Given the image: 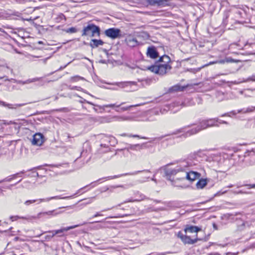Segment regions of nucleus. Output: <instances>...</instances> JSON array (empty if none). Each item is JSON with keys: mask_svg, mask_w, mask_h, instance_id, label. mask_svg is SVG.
Instances as JSON below:
<instances>
[{"mask_svg": "<svg viewBox=\"0 0 255 255\" xmlns=\"http://www.w3.org/2000/svg\"><path fill=\"white\" fill-rule=\"evenodd\" d=\"M196 164L191 159H186L181 160L178 165L174 168H166L164 169V176L166 179L170 181L173 185L175 186L174 176H176V180L186 179V174L187 168L192 167Z\"/></svg>", "mask_w": 255, "mask_h": 255, "instance_id": "nucleus-1", "label": "nucleus"}, {"mask_svg": "<svg viewBox=\"0 0 255 255\" xmlns=\"http://www.w3.org/2000/svg\"><path fill=\"white\" fill-rule=\"evenodd\" d=\"M170 61V58L168 56L164 55L160 57L159 60L156 62L154 65L145 67L144 70H149L155 74L163 76L171 69L172 67L169 65Z\"/></svg>", "mask_w": 255, "mask_h": 255, "instance_id": "nucleus-2", "label": "nucleus"}, {"mask_svg": "<svg viewBox=\"0 0 255 255\" xmlns=\"http://www.w3.org/2000/svg\"><path fill=\"white\" fill-rule=\"evenodd\" d=\"M219 121V119L218 118L200 120L198 125L196 127L187 131L185 135L186 136L188 134L189 135L195 134L208 128L219 127V125L217 124Z\"/></svg>", "mask_w": 255, "mask_h": 255, "instance_id": "nucleus-3", "label": "nucleus"}, {"mask_svg": "<svg viewBox=\"0 0 255 255\" xmlns=\"http://www.w3.org/2000/svg\"><path fill=\"white\" fill-rule=\"evenodd\" d=\"M100 28L94 24L90 23L84 27L82 30V36H89L90 37L100 36Z\"/></svg>", "mask_w": 255, "mask_h": 255, "instance_id": "nucleus-4", "label": "nucleus"}, {"mask_svg": "<svg viewBox=\"0 0 255 255\" xmlns=\"http://www.w3.org/2000/svg\"><path fill=\"white\" fill-rule=\"evenodd\" d=\"M196 236V238L191 239L190 237L187 236L186 235H183L180 231L177 234V237L180 238L185 244L192 245L196 243L199 240V239L197 238V234Z\"/></svg>", "mask_w": 255, "mask_h": 255, "instance_id": "nucleus-5", "label": "nucleus"}, {"mask_svg": "<svg viewBox=\"0 0 255 255\" xmlns=\"http://www.w3.org/2000/svg\"><path fill=\"white\" fill-rule=\"evenodd\" d=\"M121 30L116 28H110L105 31V35L112 39H116L121 36Z\"/></svg>", "mask_w": 255, "mask_h": 255, "instance_id": "nucleus-6", "label": "nucleus"}, {"mask_svg": "<svg viewBox=\"0 0 255 255\" xmlns=\"http://www.w3.org/2000/svg\"><path fill=\"white\" fill-rule=\"evenodd\" d=\"M201 176V174L196 171H193L190 170L189 168H187L186 179L189 181L191 182H193L196 179H199Z\"/></svg>", "mask_w": 255, "mask_h": 255, "instance_id": "nucleus-7", "label": "nucleus"}, {"mask_svg": "<svg viewBox=\"0 0 255 255\" xmlns=\"http://www.w3.org/2000/svg\"><path fill=\"white\" fill-rule=\"evenodd\" d=\"M69 197H60L59 196H56L51 197L50 198H47L46 199H39L37 200H27L25 202L24 204L28 206L30 205V204L34 203L36 202H38V203H40L42 202H48L50 201L52 199H67Z\"/></svg>", "mask_w": 255, "mask_h": 255, "instance_id": "nucleus-8", "label": "nucleus"}, {"mask_svg": "<svg viewBox=\"0 0 255 255\" xmlns=\"http://www.w3.org/2000/svg\"><path fill=\"white\" fill-rule=\"evenodd\" d=\"M44 136L41 133H36L33 136L31 142L33 145H41L44 142Z\"/></svg>", "mask_w": 255, "mask_h": 255, "instance_id": "nucleus-9", "label": "nucleus"}, {"mask_svg": "<svg viewBox=\"0 0 255 255\" xmlns=\"http://www.w3.org/2000/svg\"><path fill=\"white\" fill-rule=\"evenodd\" d=\"M79 225H75L72 226H69L67 227H64L62 228L59 230L52 231H49V233H53L55 235H58V237H62L64 236V232H67L71 229H74L77 227H79Z\"/></svg>", "mask_w": 255, "mask_h": 255, "instance_id": "nucleus-10", "label": "nucleus"}, {"mask_svg": "<svg viewBox=\"0 0 255 255\" xmlns=\"http://www.w3.org/2000/svg\"><path fill=\"white\" fill-rule=\"evenodd\" d=\"M201 230L202 227L193 226L190 224H187L185 225L184 230L185 234H187V233H197L198 232L201 231Z\"/></svg>", "mask_w": 255, "mask_h": 255, "instance_id": "nucleus-11", "label": "nucleus"}, {"mask_svg": "<svg viewBox=\"0 0 255 255\" xmlns=\"http://www.w3.org/2000/svg\"><path fill=\"white\" fill-rule=\"evenodd\" d=\"M147 57L152 59H155L159 56L156 48L154 46H149L148 47L146 52Z\"/></svg>", "mask_w": 255, "mask_h": 255, "instance_id": "nucleus-12", "label": "nucleus"}, {"mask_svg": "<svg viewBox=\"0 0 255 255\" xmlns=\"http://www.w3.org/2000/svg\"><path fill=\"white\" fill-rule=\"evenodd\" d=\"M170 0H149V3L152 5L157 4L158 6H165L169 5Z\"/></svg>", "mask_w": 255, "mask_h": 255, "instance_id": "nucleus-13", "label": "nucleus"}, {"mask_svg": "<svg viewBox=\"0 0 255 255\" xmlns=\"http://www.w3.org/2000/svg\"><path fill=\"white\" fill-rule=\"evenodd\" d=\"M254 110H255V107H249L248 108H247L246 109H241V110H239L238 111V112L236 113L235 111H233L231 112H229L230 113H231V115H233V116H235L236 115V114L237 113H244V114H246V113H251V112H252L253 111H254Z\"/></svg>", "mask_w": 255, "mask_h": 255, "instance_id": "nucleus-14", "label": "nucleus"}, {"mask_svg": "<svg viewBox=\"0 0 255 255\" xmlns=\"http://www.w3.org/2000/svg\"><path fill=\"white\" fill-rule=\"evenodd\" d=\"M25 105V104H7L4 102L0 101V105L6 107L9 109H16L18 107H20L23 106Z\"/></svg>", "mask_w": 255, "mask_h": 255, "instance_id": "nucleus-15", "label": "nucleus"}, {"mask_svg": "<svg viewBox=\"0 0 255 255\" xmlns=\"http://www.w3.org/2000/svg\"><path fill=\"white\" fill-rule=\"evenodd\" d=\"M86 102L88 104H90L91 105L98 107L100 109H102L103 110H104L105 107H106V108H114V107L119 108L120 107H121L122 105H124L125 103L123 102V103H122L121 104H120L119 105H116L115 104H114L106 105H104L103 106H100L95 105L94 104H93V103L90 102L86 101Z\"/></svg>", "mask_w": 255, "mask_h": 255, "instance_id": "nucleus-16", "label": "nucleus"}, {"mask_svg": "<svg viewBox=\"0 0 255 255\" xmlns=\"http://www.w3.org/2000/svg\"><path fill=\"white\" fill-rule=\"evenodd\" d=\"M148 147L147 145V142H145L140 144H133V145H129L128 147V149L131 150H139L141 149L146 148Z\"/></svg>", "mask_w": 255, "mask_h": 255, "instance_id": "nucleus-17", "label": "nucleus"}, {"mask_svg": "<svg viewBox=\"0 0 255 255\" xmlns=\"http://www.w3.org/2000/svg\"><path fill=\"white\" fill-rule=\"evenodd\" d=\"M104 44V41L101 39H92L90 43V45L92 48H94L98 47L99 46H102Z\"/></svg>", "mask_w": 255, "mask_h": 255, "instance_id": "nucleus-18", "label": "nucleus"}, {"mask_svg": "<svg viewBox=\"0 0 255 255\" xmlns=\"http://www.w3.org/2000/svg\"><path fill=\"white\" fill-rule=\"evenodd\" d=\"M140 172H141V171H135V172H132V173H125V174H123L115 175V176H108V177H105L104 178L106 179L107 180H108V179H113L119 178V177H122V176H126V175H136V174H138V173H139Z\"/></svg>", "mask_w": 255, "mask_h": 255, "instance_id": "nucleus-19", "label": "nucleus"}, {"mask_svg": "<svg viewBox=\"0 0 255 255\" xmlns=\"http://www.w3.org/2000/svg\"><path fill=\"white\" fill-rule=\"evenodd\" d=\"M126 41L128 46L130 47H135L138 45V41L135 38L128 37L126 39Z\"/></svg>", "mask_w": 255, "mask_h": 255, "instance_id": "nucleus-20", "label": "nucleus"}, {"mask_svg": "<svg viewBox=\"0 0 255 255\" xmlns=\"http://www.w3.org/2000/svg\"><path fill=\"white\" fill-rule=\"evenodd\" d=\"M207 179H200L196 183L197 189H203L207 184Z\"/></svg>", "mask_w": 255, "mask_h": 255, "instance_id": "nucleus-21", "label": "nucleus"}, {"mask_svg": "<svg viewBox=\"0 0 255 255\" xmlns=\"http://www.w3.org/2000/svg\"><path fill=\"white\" fill-rule=\"evenodd\" d=\"M194 125H195V124H191L190 125H188L187 126H185V127H183L182 128H179L178 129H177L175 131L173 132L170 135L177 134L181 133V132H185V131H186V129L187 128H190L192 126H194Z\"/></svg>", "mask_w": 255, "mask_h": 255, "instance_id": "nucleus-22", "label": "nucleus"}, {"mask_svg": "<svg viewBox=\"0 0 255 255\" xmlns=\"http://www.w3.org/2000/svg\"><path fill=\"white\" fill-rule=\"evenodd\" d=\"M25 172V171L23 170V171H20V172H19L18 173H17L16 174H13L12 175L10 176V177H6L5 179H4L3 180H2L1 181H0V183L2 182H4V181L10 182L13 179L16 178L17 176L18 175H19L20 174H23Z\"/></svg>", "mask_w": 255, "mask_h": 255, "instance_id": "nucleus-23", "label": "nucleus"}, {"mask_svg": "<svg viewBox=\"0 0 255 255\" xmlns=\"http://www.w3.org/2000/svg\"><path fill=\"white\" fill-rule=\"evenodd\" d=\"M184 89V88L183 87H181L179 85H176L170 88L169 89V92H174L178 91H183Z\"/></svg>", "mask_w": 255, "mask_h": 255, "instance_id": "nucleus-24", "label": "nucleus"}, {"mask_svg": "<svg viewBox=\"0 0 255 255\" xmlns=\"http://www.w3.org/2000/svg\"><path fill=\"white\" fill-rule=\"evenodd\" d=\"M63 211H59L57 212L56 210H52V211H49L48 212H43V213H40L39 214V215L43 214V215H48L49 216H56L59 214H61L63 213Z\"/></svg>", "mask_w": 255, "mask_h": 255, "instance_id": "nucleus-25", "label": "nucleus"}, {"mask_svg": "<svg viewBox=\"0 0 255 255\" xmlns=\"http://www.w3.org/2000/svg\"><path fill=\"white\" fill-rule=\"evenodd\" d=\"M104 137L106 138H108V142L110 143L111 145H114L115 144L117 143V141L115 137L111 135H104Z\"/></svg>", "mask_w": 255, "mask_h": 255, "instance_id": "nucleus-26", "label": "nucleus"}, {"mask_svg": "<svg viewBox=\"0 0 255 255\" xmlns=\"http://www.w3.org/2000/svg\"><path fill=\"white\" fill-rule=\"evenodd\" d=\"M85 80L84 78L81 77L78 75H76L73 77H71L69 81L71 83H75L79 81V80Z\"/></svg>", "mask_w": 255, "mask_h": 255, "instance_id": "nucleus-27", "label": "nucleus"}, {"mask_svg": "<svg viewBox=\"0 0 255 255\" xmlns=\"http://www.w3.org/2000/svg\"><path fill=\"white\" fill-rule=\"evenodd\" d=\"M135 83H136L134 82H122V83H119L118 86L120 87L123 88L127 86H131L132 85H135Z\"/></svg>", "mask_w": 255, "mask_h": 255, "instance_id": "nucleus-28", "label": "nucleus"}, {"mask_svg": "<svg viewBox=\"0 0 255 255\" xmlns=\"http://www.w3.org/2000/svg\"><path fill=\"white\" fill-rule=\"evenodd\" d=\"M123 185H119V186H112L110 187H106L102 188V190H101V192H106L107 191L110 190V192H113V190L116 188L118 187H123Z\"/></svg>", "mask_w": 255, "mask_h": 255, "instance_id": "nucleus-29", "label": "nucleus"}, {"mask_svg": "<svg viewBox=\"0 0 255 255\" xmlns=\"http://www.w3.org/2000/svg\"><path fill=\"white\" fill-rule=\"evenodd\" d=\"M140 105H130V106L126 107H121L119 109H116V111H117L118 112H122L129 110L131 107L139 106Z\"/></svg>", "mask_w": 255, "mask_h": 255, "instance_id": "nucleus-30", "label": "nucleus"}, {"mask_svg": "<svg viewBox=\"0 0 255 255\" xmlns=\"http://www.w3.org/2000/svg\"><path fill=\"white\" fill-rule=\"evenodd\" d=\"M234 49H241L242 46L240 45V44L237 43H232L229 45V50H233Z\"/></svg>", "mask_w": 255, "mask_h": 255, "instance_id": "nucleus-31", "label": "nucleus"}, {"mask_svg": "<svg viewBox=\"0 0 255 255\" xmlns=\"http://www.w3.org/2000/svg\"><path fill=\"white\" fill-rule=\"evenodd\" d=\"M187 100H185V101L184 102H181L180 103V102H175V103H174L172 104V107H174V106H179L180 105H182V106H188L189 105V104H188L187 103H186V101ZM169 109H171V107H170Z\"/></svg>", "mask_w": 255, "mask_h": 255, "instance_id": "nucleus-32", "label": "nucleus"}, {"mask_svg": "<svg viewBox=\"0 0 255 255\" xmlns=\"http://www.w3.org/2000/svg\"><path fill=\"white\" fill-rule=\"evenodd\" d=\"M118 121H130L131 120V118L130 117L127 116H120L116 117Z\"/></svg>", "mask_w": 255, "mask_h": 255, "instance_id": "nucleus-33", "label": "nucleus"}, {"mask_svg": "<svg viewBox=\"0 0 255 255\" xmlns=\"http://www.w3.org/2000/svg\"><path fill=\"white\" fill-rule=\"evenodd\" d=\"M116 153H115L114 154H111L110 153H107L104 156L105 161L111 159L114 155H116Z\"/></svg>", "mask_w": 255, "mask_h": 255, "instance_id": "nucleus-34", "label": "nucleus"}, {"mask_svg": "<svg viewBox=\"0 0 255 255\" xmlns=\"http://www.w3.org/2000/svg\"><path fill=\"white\" fill-rule=\"evenodd\" d=\"M64 31L67 33H75L77 31V30L75 27H70L67 29L64 30Z\"/></svg>", "mask_w": 255, "mask_h": 255, "instance_id": "nucleus-35", "label": "nucleus"}, {"mask_svg": "<svg viewBox=\"0 0 255 255\" xmlns=\"http://www.w3.org/2000/svg\"><path fill=\"white\" fill-rule=\"evenodd\" d=\"M122 136H128L129 137H138V138H143V139H147V137H141L138 135H137V134H129V135H127L126 133H123L121 135Z\"/></svg>", "mask_w": 255, "mask_h": 255, "instance_id": "nucleus-36", "label": "nucleus"}, {"mask_svg": "<svg viewBox=\"0 0 255 255\" xmlns=\"http://www.w3.org/2000/svg\"><path fill=\"white\" fill-rule=\"evenodd\" d=\"M249 81H255V74L252 75L251 76L248 77L247 79L243 80L244 82H248Z\"/></svg>", "mask_w": 255, "mask_h": 255, "instance_id": "nucleus-37", "label": "nucleus"}, {"mask_svg": "<svg viewBox=\"0 0 255 255\" xmlns=\"http://www.w3.org/2000/svg\"><path fill=\"white\" fill-rule=\"evenodd\" d=\"M57 21H60L61 20L64 19L66 20L65 16L63 13H60L58 15L57 17L56 18Z\"/></svg>", "mask_w": 255, "mask_h": 255, "instance_id": "nucleus-38", "label": "nucleus"}, {"mask_svg": "<svg viewBox=\"0 0 255 255\" xmlns=\"http://www.w3.org/2000/svg\"><path fill=\"white\" fill-rule=\"evenodd\" d=\"M224 61L227 63H232V62H239V60H236L234 59H233L231 57H226L225 59L224 60Z\"/></svg>", "mask_w": 255, "mask_h": 255, "instance_id": "nucleus-39", "label": "nucleus"}, {"mask_svg": "<svg viewBox=\"0 0 255 255\" xmlns=\"http://www.w3.org/2000/svg\"><path fill=\"white\" fill-rule=\"evenodd\" d=\"M41 79V78H33L32 79H29V80H27V81L24 82L23 84H27V83H29L31 82H35V81L40 80Z\"/></svg>", "mask_w": 255, "mask_h": 255, "instance_id": "nucleus-40", "label": "nucleus"}, {"mask_svg": "<svg viewBox=\"0 0 255 255\" xmlns=\"http://www.w3.org/2000/svg\"><path fill=\"white\" fill-rule=\"evenodd\" d=\"M24 218L23 217H19L18 216H12L10 217V220L12 221H14L17 220L18 219H24Z\"/></svg>", "mask_w": 255, "mask_h": 255, "instance_id": "nucleus-41", "label": "nucleus"}, {"mask_svg": "<svg viewBox=\"0 0 255 255\" xmlns=\"http://www.w3.org/2000/svg\"><path fill=\"white\" fill-rule=\"evenodd\" d=\"M240 214H241L240 213H236L235 214H228V217L229 219H234V217H233L237 216L238 215H239Z\"/></svg>", "mask_w": 255, "mask_h": 255, "instance_id": "nucleus-42", "label": "nucleus"}, {"mask_svg": "<svg viewBox=\"0 0 255 255\" xmlns=\"http://www.w3.org/2000/svg\"><path fill=\"white\" fill-rule=\"evenodd\" d=\"M89 154H90V153H88L87 150H86V151L83 150L81 152V156H83V157L87 156L88 155H89Z\"/></svg>", "mask_w": 255, "mask_h": 255, "instance_id": "nucleus-43", "label": "nucleus"}, {"mask_svg": "<svg viewBox=\"0 0 255 255\" xmlns=\"http://www.w3.org/2000/svg\"><path fill=\"white\" fill-rule=\"evenodd\" d=\"M54 236V234L52 235H47L45 237V239L46 241H49L52 238H53Z\"/></svg>", "mask_w": 255, "mask_h": 255, "instance_id": "nucleus-44", "label": "nucleus"}, {"mask_svg": "<svg viewBox=\"0 0 255 255\" xmlns=\"http://www.w3.org/2000/svg\"><path fill=\"white\" fill-rule=\"evenodd\" d=\"M245 186H247L248 189L252 188H255V184H246Z\"/></svg>", "mask_w": 255, "mask_h": 255, "instance_id": "nucleus-45", "label": "nucleus"}, {"mask_svg": "<svg viewBox=\"0 0 255 255\" xmlns=\"http://www.w3.org/2000/svg\"><path fill=\"white\" fill-rule=\"evenodd\" d=\"M237 194H247L248 193V192L244 191L243 190H241L238 192H236Z\"/></svg>", "mask_w": 255, "mask_h": 255, "instance_id": "nucleus-46", "label": "nucleus"}, {"mask_svg": "<svg viewBox=\"0 0 255 255\" xmlns=\"http://www.w3.org/2000/svg\"><path fill=\"white\" fill-rule=\"evenodd\" d=\"M198 221V218H194L191 221V223H193V224H197Z\"/></svg>", "mask_w": 255, "mask_h": 255, "instance_id": "nucleus-47", "label": "nucleus"}, {"mask_svg": "<svg viewBox=\"0 0 255 255\" xmlns=\"http://www.w3.org/2000/svg\"><path fill=\"white\" fill-rule=\"evenodd\" d=\"M130 215V214H124V215H119L118 216H117V217H119V218H123L124 217H127V216H129Z\"/></svg>", "mask_w": 255, "mask_h": 255, "instance_id": "nucleus-48", "label": "nucleus"}, {"mask_svg": "<svg viewBox=\"0 0 255 255\" xmlns=\"http://www.w3.org/2000/svg\"><path fill=\"white\" fill-rule=\"evenodd\" d=\"M104 135H105V134H102L101 136H102L101 139H103L104 141H108V140L109 139L108 138H105L104 137Z\"/></svg>", "mask_w": 255, "mask_h": 255, "instance_id": "nucleus-49", "label": "nucleus"}, {"mask_svg": "<svg viewBox=\"0 0 255 255\" xmlns=\"http://www.w3.org/2000/svg\"><path fill=\"white\" fill-rule=\"evenodd\" d=\"M224 116L231 117V113H225L221 116V117H224Z\"/></svg>", "mask_w": 255, "mask_h": 255, "instance_id": "nucleus-50", "label": "nucleus"}, {"mask_svg": "<svg viewBox=\"0 0 255 255\" xmlns=\"http://www.w3.org/2000/svg\"><path fill=\"white\" fill-rule=\"evenodd\" d=\"M220 124H228V123L226 122V121H221L219 120V122Z\"/></svg>", "mask_w": 255, "mask_h": 255, "instance_id": "nucleus-51", "label": "nucleus"}, {"mask_svg": "<svg viewBox=\"0 0 255 255\" xmlns=\"http://www.w3.org/2000/svg\"><path fill=\"white\" fill-rule=\"evenodd\" d=\"M77 87H72L71 86H69V89L70 90H77Z\"/></svg>", "mask_w": 255, "mask_h": 255, "instance_id": "nucleus-52", "label": "nucleus"}, {"mask_svg": "<svg viewBox=\"0 0 255 255\" xmlns=\"http://www.w3.org/2000/svg\"><path fill=\"white\" fill-rule=\"evenodd\" d=\"M100 216H102V215L100 214V213L97 212V213H96V214H95L94 215L93 217H97Z\"/></svg>", "mask_w": 255, "mask_h": 255, "instance_id": "nucleus-53", "label": "nucleus"}, {"mask_svg": "<svg viewBox=\"0 0 255 255\" xmlns=\"http://www.w3.org/2000/svg\"><path fill=\"white\" fill-rule=\"evenodd\" d=\"M208 255H220V254L218 253H210Z\"/></svg>", "mask_w": 255, "mask_h": 255, "instance_id": "nucleus-54", "label": "nucleus"}, {"mask_svg": "<svg viewBox=\"0 0 255 255\" xmlns=\"http://www.w3.org/2000/svg\"><path fill=\"white\" fill-rule=\"evenodd\" d=\"M66 110H67V108H62V109L57 110V111H59V112H62V111H66Z\"/></svg>", "mask_w": 255, "mask_h": 255, "instance_id": "nucleus-55", "label": "nucleus"}, {"mask_svg": "<svg viewBox=\"0 0 255 255\" xmlns=\"http://www.w3.org/2000/svg\"><path fill=\"white\" fill-rule=\"evenodd\" d=\"M229 17V15H228V14H226V16H225V18H224L223 19V21L224 22L225 21V20L228 18Z\"/></svg>", "mask_w": 255, "mask_h": 255, "instance_id": "nucleus-56", "label": "nucleus"}, {"mask_svg": "<svg viewBox=\"0 0 255 255\" xmlns=\"http://www.w3.org/2000/svg\"><path fill=\"white\" fill-rule=\"evenodd\" d=\"M236 13L239 15H241L242 14V12L240 10H237Z\"/></svg>", "mask_w": 255, "mask_h": 255, "instance_id": "nucleus-57", "label": "nucleus"}, {"mask_svg": "<svg viewBox=\"0 0 255 255\" xmlns=\"http://www.w3.org/2000/svg\"><path fill=\"white\" fill-rule=\"evenodd\" d=\"M101 146H104L105 147H108V146L107 145H106V144H102V143L101 144Z\"/></svg>", "mask_w": 255, "mask_h": 255, "instance_id": "nucleus-58", "label": "nucleus"}, {"mask_svg": "<svg viewBox=\"0 0 255 255\" xmlns=\"http://www.w3.org/2000/svg\"><path fill=\"white\" fill-rule=\"evenodd\" d=\"M213 227H214L215 229H217V225H216L215 224H213Z\"/></svg>", "mask_w": 255, "mask_h": 255, "instance_id": "nucleus-59", "label": "nucleus"}, {"mask_svg": "<svg viewBox=\"0 0 255 255\" xmlns=\"http://www.w3.org/2000/svg\"><path fill=\"white\" fill-rule=\"evenodd\" d=\"M143 171L144 172H146V173H149L150 172V171L149 170H143Z\"/></svg>", "mask_w": 255, "mask_h": 255, "instance_id": "nucleus-60", "label": "nucleus"}, {"mask_svg": "<svg viewBox=\"0 0 255 255\" xmlns=\"http://www.w3.org/2000/svg\"><path fill=\"white\" fill-rule=\"evenodd\" d=\"M98 228H103V227L101 225H99L98 227H97Z\"/></svg>", "mask_w": 255, "mask_h": 255, "instance_id": "nucleus-61", "label": "nucleus"}, {"mask_svg": "<svg viewBox=\"0 0 255 255\" xmlns=\"http://www.w3.org/2000/svg\"><path fill=\"white\" fill-rule=\"evenodd\" d=\"M154 202H156V203H159L160 201H158V200H154Z\"/></svg>", "mask_w": 255, "mask_h": 255, "instance_id": "nucleus-62", "label": "nucleus"}, {"mask_svg": "<svg viewBox=\"0 0 255 255\" xmlns=\"http://www.w3.org/2000/svg\"><path fill=\"white\" fill-rule=\"evenodd\" d=\"M232 187H233V185L232 184L228 186V187H229V188H231Z\"/></svg>", "mask_w": 255, "mask_h": 255, "instance_id": "nucleus-63", "label": "nucleus"}, {"mask_svg": "<svg viewBox=\"0 0 255 255\" xmlns=\"http://www.w3.org/2000/svg\"><path fill=\"white\" fill-rule=\"evenodd\" d=\"M242 226L244 227L245 226V222L243 223Z\"/></svg>", "mask_w": 255, "mask_h": 255, "instance_id": "nucleus-64", "label": "nucleus"}]
</instances>
